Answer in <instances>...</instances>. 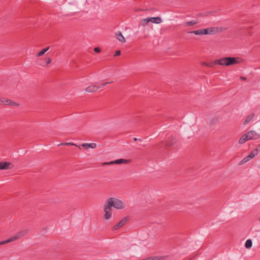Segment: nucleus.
<instances>
[{
    "label": "nucleus",
    "instance_id": "obj_34",
    "mask_svg": "<svg viewBox=\"0 0 260 260\" xmlns=\"http://www.w3.org/2000/svg\"><path fill=\"white\" fill-rule=\"evenodd\" d=\"M133 140H134V141H138H138H142V139H137V138H134L133 139Z\"/></svg>",
    "mask_w": 260,
    "mask_h": 260
},
{
    "label": "nucleus",
    "instance_id": "obj_20",
    "mask_svg": "<svg viewBox=\"0 0 260 260\" xmlns=\"http://www.w3.org/2000/svg\"><path fill=\"white\" fill-rule=\"evenodd\" d=\"M254 113H252V114H249L247 117V118L245 120V121L243 122V124L244 125H246L248 123H249L252 119V118L254 117Z\"/></svg>",
    "mask_w": 260,
    "mask_h": 260
},
{
    "label": "nucleus",
    "instance_id": "obj_5",
    "mask_svg": "<svg viewBox=\"0 0 260 260\" xmlns=\"http://www.w3.org/2000/svg\"><path fill=\"white\" fill-rule=\"evenodd\" d=\"M26 233V231H23L21 232H19L18 233V234L16 235H15L10 238H9L6 240L0 241V245H4V244H7L8 243H9L10 242L13 241L17 239L19 237L24 235Z\"/></svg>",
    "mask_w": 260,
    "mask_h": 260
},
{
    "label": "nucleus",
    "instance_id": "obj_2",
    "mask_svg": "<svg viewBox=\"0 0 260 260\" xmlns=\"http://www.w3.org/2000/svg\"><path fill=\"white\" fill-rule=\"evenodd\" d=\"M117 209H121L124 208L123 202L119 199L115 198H110L107 201L104 205V218L109 219L112 215V207Z\"/></svg>",
    "mask_w": 260,
    "mask_h": 260
},
{
    "label": "nucleus",
    "instance_id": "obj_32",
    "mask_svg": "<svg viewBox=\"0 0 260 260\" xmlns=\"http://www.w3.org/2000/svg\"><path fill=\"white\" fill-rule=\"evenodd\" d=\"M51 62V59L50 58H48L47 59V61H46V64H48L50 63Z\"/></svg>",
    "mask_w": 260,
    "mask_h": 260
},
{
    "label": "nucleus",
    "instance_id": "obj_30",
    "mask_svg": "<svg viewBox=\"0 0 260 260\" xmlns=\"http://www.w3.org/2000/svg\"><path fill=\"white\" fill-rule=\"evenodd\" d=\"M94 51L96 53H100L101 51V49L99 47H96L94 48Z\"/></svg>",
    "mask_w": 260,
    "mask_h": 260
},
{
    "label": "nucleus",
    "instance_id": "obj_3",
    "mask_svg": "<svg viewBox=\"0 0 260 260\" xmlns=\"http://www.w3.org/2000/svg\"><path fill=\"white\" fill-rule=\"evenodd\" d=\"M176 142V137L171 136L167 138L166 143L161 142L154 146V149H158V153L160 154L166 153L168 152V147L173 146Z\"/></svg>",
    "mask_w": 260,
    "mask_h": 260
},
{
    "label": "nucleus",
    "instance_id": "obj_26",
    "mask_svg": "<svg viewBox=\"0 0 260 260\" xmlns=\"http://www.w3.org/2000/svg\"><path fill=\"white\" fill-rule=\"evenodd\" d=\"M218 121V119L217 117H214L210 121V125H214L217 123Z\"/></svg>",
    "mask_w": 260,
    "mask_h": 260
},
{
    "label": "nucleus",
    "instance_id": "obj_18",
    "mask_svg": "<svg viewBox=\"0 0 260 260\" xmlns=\"http://www.w3.org/2000/svg\"><path fill=\"white\" fill-rule=\"evenodd\" d=\"M115 35L117 39H118L119 41L121 42H125V40L122 34H121V31H118L115 33Z\"/></svg>",
    "mask_w": 260,
    "mask_h": 260
},
{
    "label": "nucleus",
    "instance_id": "obj_15",
    "mask_svg": "<svg viewBox=\"0 0 260 260\" xmlns=\"http://www.w3.org/2000/svg\"><path fill=\"white\" fill-rule=\"evenodd\" d=\"M130 161V159H126L123 158H119L113 160L114 164H128Z\"/></svg>",
    "mask_w": 260,
    "mask_h": 260
},
{
    "label": "nucleus",
    "instance_id": "obj_22",
    "mask_svg": "<svg viewBox=\"0 0 260 260\" xmlns=\"http://www.w3.org/2000/svg\"><path fill=\"white\" fill-rule=\"evenodd\" d=\"M50 47L48 46L45 48H44L42 50H41L39 53H38L36 55V56L37 57H39V56H42L44 54V53L47 52L49 49Z\"/></svg>",
    "mask_w": 260,
    "mask_h": 260
},
{
    "label": "nucleus",
    "instance_id": "obj_21",
    "mask_svg": "<svg viewBox=\"0 0 260 260\" xmlns=\"http://www.w3.org/2000/svg\"><path fill=\"white\" fill-rule=\"evenodd\" d=\"M211 12L207 11L204 13H199L197 14V17H208L211 14Z\"/></svg>",
    "mask_w": 260,
    "mask_h": 260
},
{
    "label": "nucleus",
    "instance_id": "obj_16",
    "mask_svg": "<svg viewBox=\"0 0 260 260\" xmlns=\"http://www.w3.org/2000/svg\"><path fill=\"white\" fill-rule=\"evenodd\" d=\"M99 86H97L95 85H90L86 88V91L88 92H92L98 90L99 89Z\"/></svg>",
    "mask_w": 260,
    "mask_h": 260
},
{
    "label": "nucleus",
    "instance_id": "obj_23",
    "mask_svg": "<svg viewBox=\"0 0 260 260\" xmlns=\"http://www.w3.org/2000/svg\"><path fill=\"white\" fill-rule=\"evenodd\" d=\"M246 134H245L243 135L241 138L239 140V143L242 144H244L246 141L249 140L247 137L246 136Z\"/></svg>",
    "mask_w": 260,
    "mask_h": 260
},
{
    "label": "nucleus",
    "instance_id": "obj_31",
    "mask_svg": "<svg viewBox=\"0 0 260 260\" xmlns=\"http://www.w3.org/2000/svg\"><path fill=\"white\" fill-rule=\"evenodd\" d=\"M113 81H111L110 82H105V83H101V85L103 87H104L105 86H106V85L109 84V83H112Z\"/></svg>",
    "mask_w": 260,
    "mask_h": 260
},
{
    "label": "nucleus",
    "instance_id": "obj_25",
    "mask_svg": "<svg viewBox=\"0 0 260 260\" xmlns=\"http://www.w3.org/2000/svg\"><path fill=\"white\" fill-rule=\"evenodd\" d=\"M149 22H150V21L148 17L141 20V25L142 26H145L147 25Z\"/></svg>",
    "mask_w": 260,
    "mask_h": 260
},
{
    "label": "nucleus",
    "instance_id": "obj_11",
    "mask_svg": "<svg viewBox=\"0 0 260 260\" xmlns=\"http://www.w3.org/2000/svg\"><path fill=\"white\" fill-rule=\"evenodd\" d=\"M4 104L6 105H11V106H18V104L16 102L12 101L11 100L6 99L5 98H0V104Z\"/></svg>",
    "mask_w": 260,
    "mask_h": 260
},
{
    "label": "nucleus",
    "instance_id": "obj_10",
    "mask_svg": "<svg viewBox=\"0 0 260 260\" xmlns=\"http://www.w3.org/2000/svg\"><path fill=\"white\" fill-rule=\"evenodd\" d=\"M188 33L193 34L196 35H209V27L196 30L188 31Z\"/></svg>",
    "mask_w": 260,
    "mask_h": 260
},
{
    "label": "nucleus",
    "instance_id": "obj_27",
    "mask_svg": "<svg viewBox=\"0 0 260 260\" xmlns=\"http://www.w3.org/2000/svg\"><path fill=\"white\" fill-rule=\"evenodd\" d=\"M60 145H72V146H77V145L75 144H74L73 143H70V142H66V143H61Z\"/></svg>",
    "mask_w": 260,
    "mask_h": 260
},
{
    "label": "nucleus",
    "instance_id": "obj_17",
    "mask_svg": "<svg viewBox=\"0 0 260 260\" xmlns=\"http://www.w3.org/2000/svg\"><path fill=\"white\" fill-rule=\"evenodd\" d=\"M81 146L84 147V149H87L89 148H95L96 146V144L95 143H83L81 145Z\"/></svg>",
    "mask_w": 260,
    "mask_h": 260
},
{
    "label": "nucleus",
    "instance_id": "obj_33",
    "mask_svg": "<svg viewBox=\"0 0 260 260\" xmlns=\"http://www.w3.org/2000/svg\"><path fill=\"white\" fill-rule=\"evenodd\" d=\"M240 79L241 80H244V81H245V80H246L247 79V78H246V77H245L241 76V77H240Z\"/></svg>",
    "mask_w": 260,
    "mask_h": 260
},
{
    "label": "nucleus",
    "instance_id": "obj_19",
    "mask_svg": "<svg viewBox=\"0 0 260 260\" xmlns=\"http://www.w3.org/2000/svg\"><path fill=\"white\" fill-rule=\"evenodd\" d=\"M199 22L198 20H193L184 23V26L185 27L193 26L197 24Z\"/></svg>",
    "mask_w": 260,
    "mask_h": 260
},
{
    "label": "nucleus",
    "instance_id": "obj_28",
    "mask_svg": "<svg viewBox=\"0 0 260 260\" xmlns=\"http://www.w3.org/2000/svg\"><path fill=\"white\" fill-rule=\"evenodd\" d=\"M121 51L120 50H116L114 53V56L116 57L120 55Z\"/></svg>",
    "mask_w": 260,
    "mask_h": 260
},
{
    "label": "nucleus",
    "instance_id": "obj_6",
    "mask_svg": "<svg viewBox=\"0 0 260 260\" xmlns=\"http://www.w3.org/2000/svg\"><path fill=\"white\" fill-rule=\"evenodd\" d=\"M129 220V217L126 216L116 224L112 229V231H116L123 226Z\"/></svg>",
    "mask_w": 260,
    "mask_h": 260
},
{
    "label": "nucleus",
    "instance_id": "obj_1",
    "mask_svg": "<svg viewBox=\"0 0 260 260\" xmlns=\"http://www.w3.org/2000/svg\"><path fill=\"white\" fill-rule=\"evenodd\" d=\"M242 60V58L238 57L227 56L220 59H215L213 61L210 62H203L202 64L210 68H213L215 65L230 66L238 64L240 63Z\"/></svg>",
    "mask_w": 260,
    "mask_h": 260
},
{
    "label": "nucleus",
    "instance_id": "obj_9",
    "mask_svg": "<svg viewBox=\"0 0 260 260\" xmlns=\"http://www.w3.org/2000/svg\"><path fill=\"white\" fill-rule=\"evenodd\" d=\"M246 136L247 137L248 140H257L260 137V134H257L254 131H250L246 133Z\"/></svg>",
    "mask_w": 260,
    "mask_h": 260
},
{
    "label": "nucleus",
    "instance_id": "obj_8",
    "mask_svg": "<svg viewBox=\"0 0 260 260\" xmlns=\"http://www.w3.org/2000/svg\"><path fill=\"white\" fill-rule=\"evenodd\" d=\"M129 220V217L126 216L116 224L112 229V231H116L123 226Z\"/></svg>",
    "mask_w": 260,
    "mask_h": 260
},
{
    "label": "nucleus",
    "instance_id": "obj_35",
    "mask_svg": "<svg viewBox=\"0 0 260 260\" xmlns=\"http://www.w3.org/2000/svg\"><path fill=\"white\" fill-rule=\"evenodd\" d=\"M256 148H258V151H260V144L258 145Z\"/></svg>",
    "mask_w": 260,
    "mask_h": 260
},
{
    "label": "nucleus",
    "instance_id": "obj_24",
    "mask_svg": "<svg viewBox=\"0 0 260 260\" xmlns=\"http://www.w3.org/2000/svg\"><path fill=\"white\" fill-rule=\"evenodd\" d=\"M252 242L251 239H248L246 240L245 244V247L247 249H249L252 247Z\"/></svg>",
    "mask_w": 260,
    "mask_h": 260
},
{
    "label": "nucleus",
    "instance_id": "obj_4",
    "mask_svg": "<svg viewBox=\"0 0 260 260\" xmlns=\"http://www.w3.org/2000/svg\"><path fill=\"white\" fill-rule=\"evenodd\" d=\"M258 152V148H255L253 149L247 156L245 157L242 160H241L239 165H242L253 158L255 156L257 155Z\"/></svg>",
    "mask_w": 260,
    "mask_h": 260
},
{
    "label": "nucleus",
    "instance_id": "obj_14",
    "mask_svg": "<svg viewBox=\"0 0 260 260\" xmlns=\"http://www.w3.org/2000/svg\"><path fill=\"white\" fill-rule=\"evenodd\" d=\"M150 22H151L153 23L159 24L162 22V19L160 17H148Z\"/></svg>",
    "mask_w": 260,
    "mask_h": 260
},
{
    "label": "nucleus",
    "instance_id": "obj_29",
    "mask_svg": "<svg viewBox=\"0 0 260 260\" xmlns=\"http://www.w3.org/2000/svg\"><path fill=\"white\" fill-rule=\"evenodd\" d=\"M113 164H114L113 161H111L109 162H104L102 164V165L105 166V165H113Z\"/></svg>",
    "mask_w": 260,
    "mask_h": 260
},
{
    "label": "nucleus",
    "instance_id": "obj_12",
    "mask_svg": "<svg viewBox=\"0 0 260 260\" xmlns=\"http://www.w3.org/2000/svg\"><path fill=\"white\" fill-rule=\"evenodd\" d=\"M226 28H222L220 27H209V35L216 34L221 32L223 30H225Z\"/></svg>",
    "mask_w": 260,
    "mask_h": 260
},
{
    "label": "nucleus",
    "instance_id": "obj_7",
    "mask_svg": "<svg viewBox=\"0 0 260 260\" xmlns=\"http://www.w3.org/2000/svg\"><path fill=\"white\" fill-rule=\"evenodd\" d=\"M129 220V217L126 216L116 224L112 229V231H116L123 226Z\"/></svg>",
    "mask_w": 260,
    "mask_h": 260
},
{
    "label": "nucleus",
    "instance_id": "obj_13",
    "mask_svg": "<svg viewBox=\"0 0 260 260\" xmlns=\"http://www.w3.org/2000/svg\"><path fill=\"white\" fill-rule=\"evenodd\" d=\"M14 167V165L10 163V162L7 161H4V162H0V170H7V169H10L13 168Z\"/></svg>",
    "mask_w": 260,
    "mask_h": 260
}]
</instances>
